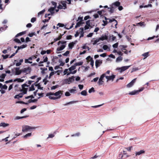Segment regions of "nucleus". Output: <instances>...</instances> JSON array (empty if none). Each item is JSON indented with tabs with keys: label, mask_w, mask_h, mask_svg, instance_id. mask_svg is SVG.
<instances>
[{
	"label": "nucleus",
	"mask_w": 159,
	"mask_h": 159,
	"mask_svg": "<svg viewBox=\"0 0 159 159\" xmlns=\"http://www.w3.org/2000/svg\"><path fill=\"white\" fill-rule=\"evenodd\" d=\"M33 81H29L26 82L25 84L22 85V89L21 91L22 92V93L16 95L15 96V98L19 99L20 98H22L23 94H25L26 93L28 89V87L31 84L32 82Z\"/></svg>",
	"instance_id": "f257e3e1"
},
{
	"label": "nucleus",
	"mask_w": 159,
	"mask_h": 159,
	"mask_svg": "<svg viewBox=\"0 0 159 159\" xmlns=\"http://www.w3.org/2000/svg\"><path fill=\"white\" fill-rule=\"evenodd\" d=\"M109 76L107 75L106 74H103L100 76L99 78L98 84L99 85H101L103 84L104 81V78H105L106 80V81L108 82V79Z\"/></svg>",
	"instance_id": "f03ea898"
},
{
	"label": "nucleus",
	"mask_w": 159,
	"mask_h": 159,
	"mask_svg": "<svg viewBox=\"0 0 159 159\" xmlns=\"http://www.w3.org/2000/svg\"><path fill=\"white\" fill-rule=\"evenodd\" d=\"M105 20H103V24H102V25L103 26L106 25L108 23H111L112 22H115V26H116V25L117 24V21L114 19H111L109 18H107L106 17H104Z\"/></svg>",
	"instance_id": "7ed1b4c3"
},
{
	"label": "nucleus",
	"mask_w": 159,
	"mask_h": 159,
	"mask_svg": "<svg viewBox=\"0 0 159 159\" xmlns=\"http://www.w3.org/2000/svg\"><path fill=\"white\" fill-rule=\"evenodd\" d=\"M66 41H59L58 43V45H59L60 43H61L62 45L57 49V53L60 52V51L63 50L66 47Z\"/></svg>",
	"instance_id": "20e7f679"
},
{
	"label": "nucleus",
	"mask_w": 159,
	"mask_h": 159,
	"mask_svg": "<svg viewBox=\"0 0 159 159\" xmlns=\"http://www.w3.org/2000/svg\"><path fill=\"white\" fill-rule=\"evenodd\" d=\"M130 66H122L121 67H117L116 69V70H118L120 73H121L123 71L128 69Z\"/></svg>",
	"instance_id": "39448f33"
},
{
	"label": "nucleus",
	"mask_w": 159,
	"mask_h": 159,
	"mask_svg": "<svg viewBox=\"0 0 159 159\" xmlns=\"http://www.w3.org/2000/svg\"><path fill=\"white\" fill-rule=\"evenodd\" d=\"M33 129H34V128L28 125H24L22 127V131L24 132H29Z\"/></svg>",
	"instance_id": "423d86ee"
},
{
	"label": "nucleus",
	"mask_w": 159,
	"mask_h": 159,
	"mask_svg": "<svg viewBox=\"0 0 159 159\" xmlns=\"http://www.w3.org/2000/svg\"><path fill=\"white\" fill-rule=\"evenodd\" d=\"M51 94V95H54V96H55L56 97H59L58 98L59 99L61 97V95L62 94V91H59L55 93L50 92L49 94Z\"/></svg>",
	"instance_id": "0eeeda50"
},
{
	"label": "nucleus",
	"mask_w": 159,
	"mask_h": 159,
	"mask_svg": "<svg viewBox=\"0 0 159 159\" xmlns=\"http://www.w3.org/2000/svg\"><path fill=\"white\" fill-rule=\"evenodd\" d=\"M66 7V4L64 2H60L58 7V8L60 9H65Z\"/></svg>",
	"instance_id": "6e6552de"
},
{
	"label": "nucleus",
	"mask_w": 159,
	"mask_h": 159,
	"mask_svg": "<svg viewBox=\"0 0 159 159\" xmlns=\"http://www.w3.org/2000/svg\"><path fill=\"white\" fill-rule=\"evenodd\" d=\"M74 77L72 76L68 79H65L64 81V83L66 84H70L74 80Z\"/></svg>",
	"instance_id": "1a4fd4ad"
},
{
	"label": "nucleus",
	"mask_w": 159,
	"mask_h": 159,
	"mask_svg": "<svg viewBox=\"0 0 159 159\" xmlns=\"http://www.w3.org/2000/svg\"><path fill=\"white\" fill-rule=\"evenodd\" d=\"M31 68L30 67L25 68L22 69V73L26 74L29 73L31 71Z\"/></svg>",
	"instance_id": "9d476101"
},
{
	"label": "nucleus",
	"mask_w": 159,
	"mask_h": 159,
	"mask_svg": "<svg viewBox=\"0 0 159 159\" xmlns=\"http://www.w3.org/2000/svg\"><path fill=\"white\" fill-rule=\"evenodd\" d=\"M50 93H47L46 94V96H48L49 98L50 99L52 100H56L58 99L59 97H56L54 96V95H51V94H49Z\"/></svg>",
	"instance_id": "9b49d317"
},
{
	"label": "nucleus",
	"mask_w": 159,
	"mask_h": 159,
	"mask_svg": "<svg viewBox=\"0 0 159 159\" xmlns=\"http://www.w3.org/2000/svg\"><path fill=\"white\" fill-rule=\"evenodd\" d=\"M136 80V79H134L132 80L126 86L127 88H129L132 87L134 84Z\"/></svg>",
	"instance_id": "f8f14e48"
},
{
	"label": "nucleus",
	"mask_w": 159,
	"mask_h": 159,
	"mask_svg": "<svg viewBox=\"0 0 159 159\" xmlns=\"http://www.w3.org/2000/svg\"><path fill=\"white\" fill-rule=\"evenodd\" d=\"M21 73L22 69L20 70L19 68L16 67L15 69V75H20Z\"/></svg>",
	"instance_id": "ddd939ff"
},
{
	"label": "nucleus",
	"mask_w": 159,
	"mask_h": 159,
	"mask_svg": "<svg viewBox=\"0 0 159 159\" xmlns=\"http://www.w3.org/2000/svg\"><path fill=\"white\" fill-rule=\"evenodd\" d=\"M102 63V61L100 60H97L95 61V66L97 68Z\"/></svg>",
	"instance_id": "4468645a"
},
{
	"label": "nucleus",
	"mask_w": 159,
	"mask_h": 159,
	"mask_svg": "<svg viewBox=\"0 0 159 159\" xmlns=\"http://www.w3.org/2000/svg\"><path fill=\"white\" fill-rule=\"evenodd\" d=\"M55 8L54 7H52L48 10V11L50 12L51 15H52L54 14Z\"/></svg>",
	"instance_id": "2eb2a0df"
},
{
	"label": "nucleus",
	"mask_w": 159,
	"mask_h": 159,
	"mask_svg": "<svg viewBox=\"0 0 159 159\" xmlns=\"http://www.w3.org/2000/svg\"><path fill=\"white\" fill-rule=\"evenodd\" d=\"M38 84H35V82L34 84H33L31 86L29 90L30 91H33L35 90L34 86H36Z\"/></svg>",
	"instance_id": "dca6fc26"
},
{
	"label": "nucleus",
	"mask_w": 159,
	"mask_h": 159,
	"mask_svg": "<svg viewBox=\"0 0 159 159\" xmlns=\"http://www.w3.org/2000/svg\"><path fill=\"white\" fill-rule=\"evenodd\" d=\"M144 153V151L143 150H141L139 151L136 152H135V156H139L142 154H143Z\"/></svg>",
	"instance_id": "f3484780"
},
{
	"label": "nucleus",
	"mask_w": 159,
	"mask_h": 159,
	"mask_svg": "<svg viewBox=\"0 0 159 159\" xmlns=\"http://www.w3.org/2000/svg\"><path fill=\"white\" fill-rule=\"evenodd\" d=\"M115 75H112L111 76H109L108 79V82L110 80H112L113 81L115 77Z\"/></svg>",
	"instance_id": "a211bd4d"
},
{
	"label": "nucleus",
	"mask_w": 159,
	"mask_h": 159,
	"mask_svg": "<svg viewBox=\"0 0 159 159\" xmlns=\"http://www.w3.org/2000/svg\"><path fill=\"white\" fill-rule=\"evenodd\" d=\"M80 38L83 37L84 36V28H81L80 29Z\"/></svg>",
	"instance_id": "6ab92c4d"
},
{
	"label": "nucleus",
	"mask_w": 159,
	"mask_h": 159,
	"mask_svg": "<svg viewBox=\"0 0 159 159\" xmlns=\"http://www.w3.org/2000/svg\"><path fill=\"white\" fill-rule=\"evenodd\" d=\"M110 6V7L108 8L109 9V11L111 13H113L114 10V8L111 5Z\"/></svg>",
	"instance_id": "aec40b11"
},
{
	"label": "nucleus",
	"mask_w": 159,
	"mask_h": 159,
	"mask_svg": "<svg viewBox=\"0 0 159 159\" xmlns=\"http://www.w3.org/2000/svg\"><path fill=\"white\" fill-rule=\"evenodd\" d=\"M107 36L106 35H102L101 38H99V39L100 40H101L102 41L104 40H107Z\"/></svg>",
	"instance_id": "412c9836"
},
{
	"label": "nucleus",
	"mask_w": 159,
	"mask_h": 159,
	"mask_svg": "<svg viewBox=\"0 0 159 159\" xmlns=\"http://www.w3.org/2000/svg\"><path fill=\"white\" fill-rule=\"evenodd\" d=\"M144 57L143 58V59H146L147 57H148L149 56V52H145L142 55Z\"/></svg>",
	"instance_id": "4be33fe9"
},
{
	"label": "nucleus",
	"mask_w": 159,
	"mask_h": 159,
	"mask_svg": "<svg viewBox=\"0 0 159 159\" xmlns=\"http://www.w3.org/2000/svg\"><path fill=\"white\" fill-rule=\"evenodd\" d=\"M102 48L105 50H107L108 51L110 50V48L108 47V46L106 45H104L102 47Z\"/></svg>",
	"instance_id": "5701e85b"
},
{
	"label": "nucleus",
	"mask_w": 159,
	"mask_h": 159,
	"mask_svg": "<svg viewBox=\"0 0 159 159\" xmlns=\"http://www.w3.org/2000/svg\"><path fill=\"white\" fill-rule=\"evenodd\" d=\"M76 68V66L74 65L73 66H72L68 69L70 72H71L73 70H75Z\"/></svg>",
	"instance_id": "b1692460"
},
{
	"label": "nucleus",
	"mask_w": 159,
	"mask_h": 159,
	"mask_svg": "<svg viewBox=\"0 0 159 159\" xmlns=\"http://www.w3.org/2000/svg\"><path fill=\"white\" fill-rule=\"evenodd\" d=\"M24 80L23 79H22L20 78H16L14 80V82L17 81L19 82H23Z\"/></svg>",
	"instance_id": "393cba45"
},
{
	"label": "nucleus",
	"mask_w": 159,
	"mask_h": 159,
	"mask_svg": "<svg viewBox=\"0 0 159 159\" xmlns=\"http://www.w3.org/2000/svg\"><path fill=\"white\" fill-rule=\"evenodd\" d=\"M75 44V43L74 42H72L70 43L68 45V47L70 49H72L73 47L74 46Z\"/></svg>",
	"instance_id": "a878e982"
},
{
	"label": "nucleus",
	"mask_w": 159,
	"mask_h": 159,
	"mask_svg": "<svg viewBox=\"0 0 159 159\" xmlns=\"http://www.w3.org/2000/svg\"><path fill=\"white\" fill-rule=\"evenodd\" d=\"M45 9H44L42 10V11H41L39 12L38 13V17L40 16L42 14H43L45 12Z\"/></svg>",
	"instance_id": "bb28decb"
},
{
	"label": "nucleus",
	"mask_w": 159,
	"mask_h": 159,
	"mask_svg": "<svg viewBox=\"0 0 159 159\" xmlns=\"http://www.w3.org/2000/svg\"><path fill=\"white\" fill-rule=\"evenodd\" d=\"M120 5V3L118 1L112 4L111 5L113 6V5H114L116 7H118Z\"/></svg>",
	"instance_id": "cd10ccee"
},
{
	"label": "nucleus",
	"mask_w": 159,
	"mask_h": 159,
	"mask_svg": "<svg viewBox=\"0 0 159 159\" xmlns=\"http://www.w3.org/2000/svg\"><path fill=\"white\" fill-rule=\"evenodd\" d=\"M60 72V70H57V71H56V72H54V71H52L50 74V75H49V79H50L52 76L55 73H57V72Z\"/></svg>",
	"instance_id": "c85d7f7f"
},
{
	"label": "nucleus",
	"mask_w": 159,
	"mask_h": 159,
	"mask_svg": "<svg viewBox=\"0 0 159 159\" xmlns=\"http://www.w3.org/2000/svg\"><path fill=\"white\" fill-rule=\"evenodd\" d=\"M138 94V91L137 90H134L130 92L129 94L131 95H135Z\"/></svg>",
	"instance_id": "c756f323"
},
{
	"label": "nucleus",
	"mask_w": 159,
	"mask_h": 159,
	"mask_svg": "<svg viewBox=\"0 0 159 159\" xmlns=\"http://www.w3.org/2000/svg\"><path fill=\"white\" fill-rule=\"evenodd\" d=\"M1 79L0 80V81L3 82L4 81V79L6 76V75L5 74H3L1 75Z\"/></svg>",
	"instance_id": "7c9ffc66"
},
{
	"label": "nucleus",
	"mask_w": 159,
	"mask_h": 159,
	"mask_svg": "<svg viewBox=\"0 0 159 159\" xmlns=\"http://www.w3.org/2000/svg\"><path fill=\"white\" fill-rule=\"evenodd\" d=\"M8 124H6L4 122H2L0 124V127H6L8 126Z\"/></svg>",
	"instance_id": "2f4dec72"
},
{
	"label": "nucleus",
	"mask_w": 159,
	"mask_h": 159,
	"mask_svg": "<svg viewBox=\"0 0 159 159\" xmlns=\"http://www.w3.org/2000/svg\"><path fill=\"white\" fill-rule=\"evenodd\" d=\"M23 62V60L22 59H20L19 62H18L16 63V66H20Z\"/></svg>",
	"instance_id": "473e14b6"
},
{
	"label": "nucleus",
	"mask_w": 159,
	"mask_h": 159,
	"mask_svg": "<svg viewBox=\"0 0 159 159\" xmlns=\"http://www.w3.org/2000/svg\"><path fill=\"white\" fill-rule=\"evenodd\" d=\"M99 41H100V40H99V39H96V40H95L94 41L92 40L91 41V42H93V45H94L96 44V43H97L99 42Z\"/></svg>",
	"instance_id": "72a5a7b5"
},
{
	"label": "nucleus",
	"mask_w": 159,
	"mask_h": 159,
	"mask_svg": "<svg viewBox=\"0 0 159 159\" xmlns=\"http://www.w3.org/2000/svg\"><path fill=\"white\" fill-rule=\"evenodd\" d=\"M122 57H118L116 60V62H119L121 61L122 60Z\"/></svg>",
	"instance_id": "f704fd0d"
},
{
	"label": "nucleus",
	"mask_w": 159,
	"mask_h": 159,
	"mask_svg": "<svg viewBox=\"0 0 159 159\" xmlns=\"http://www.w3.org/2000/svg\"><path fill=\"white\" fill-rule=\"evenodd\" d=\"M77 102H78L77 101H71L70 102L67 103L65 105H68V104H74V103H75Z\"/></svg>",
	"instance_id": "c9c22d12"
},
{
	"label": "nucleus",
	"mask_w": 159,
	"mask_h": 159,
	"mask_svg": "<svg viewBox=\"0 0 159 159\" xmlns=\"http://www.w3.org/2000/svg\"><path fill=\"white\" fill-rule=\"evenodd\" d=\"M32 134L31 133H29L23 136V138L25 139H26L27 138L30 137L31 136Z\"/></svg>",
	"instance_id": "e433bc0d"
},
{
	"label": "nucleus",
	"mask_w": 159,
	"mask_h": 159,
	"mask_svg": "<svg viewBox=\"0 0 159 159\" xmlns=\"http://www.w3.org/2000/svg\"><path fill=\"white\" fill-rule=\"evenodd\" d=\"M69 70L68 69H65L63 71L64 74L63 75H66L67 76L68 73H69V72L68 71V70Z\"/></svg>",
	"instance_id": "4c0bfd02"
},
{
	"label": "nucleus",
	"mask_w": 159,
	"mask_h": 159,
	"mask_svg": "<svg viewBox=\"0 0 159 159\" xmlns=\"http://www.w3.org/2000/svg\"><path fill=\"white\" fill-rule=\"evenodd\" d=\"M26 46H27L26 44L22 45L18 47V49H20L25 48H26Z\"/></svg>",
	"instance_id": "58836bf2"
},
{
	"label": "nucleus",
	"mask_w": 159,
	"mask_h": 159,
	"mask_svg": "<svg viewBox=\"0 0 159 159\" xmlns=\"http://www.w3.org/2000/svg\"><path fill=\"white\" fill-rule=\"evenodd\" d=\"M81 94L83 96H86L87 95V92L86 90H83L81 92Z\"/></svg>",
	"instance_id": "ea45409f"
},
{
	"label": "nucleus",
	"mask_w": 159,
	"mask_h": 159,
	"mask_svg": "<svg viewBox=\"0 0 159 159\" xmlns=\"http://www.w3.org/2000/svg\"><path fill=\"white\" fill-rule=\"evenodd\" d=\"M62 35H61V34L58 37V38H55V39H54V41L55 42H56V41H58V40H60V39H61V37H62Z\"/></svg>",
	"instance_id": "a19ab883"
},
{
	"label": "nucleus",
	"mask_w": 159,
	"mask_h": 159,
	"mask_svg": "<svg viewBox=\"0 0 159 159\" xmlns=\"http://www.w3.org/2000/svg\"><path fill=\"white\" fill-rule=\"evenodd\" d=\"M83 62L82 61H80L75 63L74 65L76 66H81L83 64Z\"/></svg>",
	"instance_id": "79ce46f5"
},
{
	"label": "nucleus",
	"mask_w": 159,
	"mask_h": 159,
	"mask_svg": "<svg viewBox=\"0 0 159 159\" xmlns=\"http://www.w3.org/2000/svg\"><path fill=\"white\" fill-rule=\"evenodd\" d=\"M26 117L25 116H16L15 118V120H19L20 119H22L24 118H25Z\"/></svg>",
	"instance_id": "37998d69"
},
{
	"label": "nucleus",
	"mask_w": 159,
	"mask_h": 159,
	"mask_svg": "<svg viewBox=\"0 0 159 159\" xmlns=\"http://www.w3.org/2000/svg\"><path fill=\"white\" fill-rule=\"evenodd\" d=\"M78 22L77 23L76 25L75 26V28H76L78 27H79L80 25L82 24L81 22L78 21Z\"/></svg>",
	"instance_id": "c03bdc74"
},
{
	"label": "nucleus",
	"mask_w": 159,
	"mask_h": 159,
	"mask_svg": "<svg viewBox=\"0 0 159 159\" xmlns=\"http://www.w3.org/2000/svg\"><path fill=\"white\" fill-rule=\"evenodd\" d=\"M119 48L122 51L125 49V48H126V46L124 45H120L119 46Z\"/></svg>",
	"instance_id": "a18cd8bd"
},
{
	"label": "nucleus",
	"mask_w": 159,
	"mask_h": 159,
	"mask_svg": "<svg viewBox=\"0 0 159 159\" xmlns=\"http://www.w3.org/2000/svg\"><path fill=\"white\" fill-rule=\"evenodd\" d=\"M76 91V90L75 89H71L69 90L70 93H75Z\"/></svg>",
	"instance_id": "49530a36"
},
{
	"label": "nucleus",
	"mask_w": 159,
	"mask_h": 159,
	"mask_svg": "<svg viewBox=\"0 0 159 159\" xmlns=\"http://www.w3.org/2000/svg\"><path fill=\"white\" fill-rule=\"evenodd\" d=\"M152 7V5L151 4H148V5H145L144 6H143V5H140V6H139V7L140 8H142L143 7Z\"/></svg>",
	"instance_id": "de8ad7c7"
},
{
	"label": "nucleus",
	"mask_w": 159,
	"mask_h": 159,
	"mask_svg": "<svg viewBox=\"0 0 159 159\" xmlns=\"http://www.w3.org/2000/svg\"><path fill=\"white\" fill-rule=\"evenodd\" d=\"M55 136V135L54 134H50L48 135V137L47 138V139L49 138H52L54 137Z\"/></svg>",
	"instance_id": "09e8293b"
},
{
	"label": "nucleus",
	"mask_w": 159,
	"mask_h": 159,
	"mask_svg": "<svg viewBox=\"0 0 159 159\" xmlns=\"http://www.w3.org/2000/svg\"><path fill=\"white\" fill-rule=\"evenodd\" d=\"M77 72L76 70H75L74 71H72L71 72H69V73H68L67 75H70V74H75Z\"/></svg>",
	"instance_id": "8fccbe9b"
},
{
	"label": "nucleus",
	"mask_w": 159,
	"mask_h": 159,
	"mask_svg": "<svg viewBox=\"0 0 159 159\" xmlns=\"http://www.w3.org/2000/svg\"><path fill=\"white\" fill-rule=\"evenodd\" d=\"M89 62H90V64L91 66L93 67L94 65V61L92 59L91 60L89 61Z\"/></svg>",
	"instance_id": "3c124183"
},
{
	"label": "nucleus",
	"mask_w": 159,
	"mask_h": 159,
	"mask_svg": "<svg viewBox=\"0 0 159 159\" xmlns=\"http://www.w3.org/2000/svg\"><path fill=\"white\" fill-rule=\"evenodd\" d=\"M95 91L94 90V88L93 87L92 88L90 89L89 90V93H91L92 92H93Z\"/></svg>",
	"instance_id": "603ef678"
},
{
	"label": "nucleus",
	"mask_w": 159,
	"mask_h": 159,
	"mask_svg": "<svg viewBox=\"0 0 159 159\" xmlns=\"http://www.w3.org/2000/svg\"><path fill=\"white\" fill-rule=\"evenodd\" d=\"M37 58V57L36 56H32V57H29V59L30 60H32L33 59H35Z\"/></svg>",
	"instance_id": "864d4df0"
},
{
	"label": "nucleus",
	"mask_w": 159,
	"mask_h": 159,
	"mask_svg": "<svg viewBox=\"0 0 159 159\" xmlns=\"http://www.w3.org/2000/svg\"><path fill=\"white\" fill-rule=\"evenodd\" d=\"M41 80L40 78H36V81H35L34 80H31L32 81H34L33 82H35V84H36L39 82V81Z\"/></svg>",
	"instance_id": "5fc2aeb1"
},
{
	"label": "nucleus",
	"mask_w": 159,
	"mask_h": 159,
	"mask_svg": "<svg viewBox=\"0 0 159 159\" xmlns=\"http://www.w3.org/2000/svg\"><path fill=\"white\" fill-rule=\"evenodd\" d=\"M91 27L90 25H85L84 27L85 30H87L89 29V27Z\"/></svg>",
	"instance_id": "6e6d98bb"
},
{
	"label": "nucleus",
	"mask_w": 159,
	"mask_h": 159,
	"mask_svg": "<svg viewBox=\"0 0 159 159\" xmlns=\"http://www.w3.org/2000/svg\"><path fill=\"white\" fill-rule=\"evenodd\" d=\"M83 17H78L77 21H79L82 22L83 21Z\"/></svg>",
	"instance_id": "4d7b16f0"
},
{
	"label": "nucleus",
	"mask_w": 159,
	"mask_h": 159,
	"mask_svg": "<svg viewBox=\"0 0 159 159\" xmlns=\"http://www.w3.org/2000/svg\"><path fill=\"white\" fill-rule=\"evenodd\" d=\"M57 25V26H59V27H65V26H66L65 25L63 24H61V23H58Z\"/></svg>",
	"instance_id": "13d9d810"
},
{
	"label": "nucleus",
	"mask_w": 159,
	"mask_h": 159,
	"mask_svg": "<svg viewBox=\"0 0 159 159\" xmlns=\"http://www.w3.org/2000/svg\"><path fill=\"white\" fill-rule=\"evenodd\" d=\"M70 92H66L65 93V95L66 96L68 97L70 95Z\"/></svg>",
	"instance_id": "bf43d9fd"
},
{
	"label": "nucleus",
	"mask_w": 159,
	"mask_h": 159,
	"mask_svg": "<svg viewBox=\"0 0 159 159\" xmlns=\"http://www.w3.org/2000/svg\"><path fill=\"white\" fill-rule=\"evenodd\" d=\"M118 45V43H116L112 45V47L114 48H117Z\"/></svg>",
	"instance_id": "052dcab7"
},
{
	"label": "nucleus",
	"mask_w": 159,
	"mask_h": 159,
	"mask_svg": "<svg viewBox=\"0 0 159 159\" xmlns=\"http://www.w3.org/2000/svg\"><path fill=\"white\" fill-rule=\"evenodd\" d=\"M25 63H32V61H30L29 58L28 59H25Z\"/></svg>",
	"instance_id": "680f3d73"
},
{
	"label": "nucleus",
	"mask_w": 159,
	"mask_h": 159,
	"mask_svg": "<svg viewBox=\"0 0 159 159\" xmlns=\"http://www.w3.org/2000/svg\"><path fill=\"white\" fill-rule=\"evenodd\" d=\"M158 37V36H154L152 37H150L148 38V39H147V40H150L151 39H153L155 37L157 38Z\"/></svg>",
	"instance_id": "e2e57ef3"
},
{
	"label": "nucleus",
	"mask_w": 159,
	"mask_h": 159,
	"mask_svg": "<svg viewBox=\"0 0 159 159\" xmlns=\"http://www.w3.org/2000/svg\"><path fill=\"white\" fill-rule=\"evenodd\" d=\"M59 62L60 63V66H63L65 64V63L62 62L60 60Z\"/></svg>",
	"instance_id": "0e129e2a"
},
{
	"label": "nucleus",
	"mask_w": 159,
	"mask_h": 159,
	"mask_svg": "<svg viewBox=\"0 0 159 159\" xmlns=\"http://www.w3.org/2000/svg\"><path fill=\"white\" fill-rule=\"evenodd\" d=\"M2 56L3 57V58L4 59H6V58H7L9 57V55H2Z\"/></svg>",
	"instance_id": "69168bd1"
},
{
	"label": "nucleus",
	"mask_w": 159,
	"mask_h": 159,
	"mask_svg": "<svg viewBox=\"0 0 159 159\" xmlns=\"http://www.w3.org/2000/svg\"><path fill=\"white\" fill-rule=\"evenodd\" d=\"M35 34V32H33L31 33H30L28 34V36H30V37H33L34 35Z\"/></svg>",
	"instance_id": "338daca9"
},
{
	"label": "nucleus",
	"mask_w": 159,
	"mask_h": 159,
	"mask_svg": "<svg viewBox=\"0 0 159 159\" xmlns=\"http://www.w3.org/2000/svg\"><path fill=\"white\" fill-rule=\"evenodd\" d=\"M14 41L15 42H16L18 43H21L20 40L17 39H15Z\"/></svg>",
	"instance_id": "774afa93"
}]
</instances>
